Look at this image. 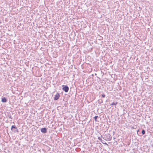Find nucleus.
<instances>
[{
	"instance_id": "obj_1",
	"label": "nucleus",
	"mask_w": 153,
	"mask_h": 153,
	"mask_svg": "<svg viewBox=\"0 0 153 153\" xmlns=\"http://www.w3.org/2000/svg\"><path fill=\"white\" fill-rule=\"evenodd\" d=\"M62 87H63L62 90L65 91V92H67L69 90V88L68 87L66 86H65L64 85H62Z\"/></svg>"
},
{
	"instance_id": "obj_2",
	"label": "nucleus",
	"mask_w": 153,
	"mask_h": 153,
	"mask_svg": "<svg viewBox=\"0 0 153 153\" xmlns=\"http://www.w3.org/2000/svg\"><path fill=\"white\" fill-rule=\"evenodd\" d=\"M60 97V94L58 93H57L55 95L54 97V100H58Z\"/></svg>"
},
{
	"instance_id": "obj_3",
	"label": "nucleus",
	"mask_w": 153,
	"mask_h": 153,
	"mask_svg": "<svg viewBox=\"0 0 153 153\" xmlns=\"http://www.w3.org/2000/svg\"><path fill=\"white\" fill-rule=\"evenodd\" d=\"M41 132L44 133H45L47 132V129L45 128H41Z\"/></svg>"
},
{
	"instance_id": "obj_4",
	"label": "nucleus",
	"mask_w": 153,
	"mask_h": 153,
	"mask_svg": "<svg viewBox=\"0 0 153 153\" xmlns=\"http://www.w3.org/2000/svg\"><path fill=\"white\" fill-rule=\"evenodd\" d=\"M7 100L5 97H4L2 98L1 99V102H7Z\"/></svg>"
},
{
	"instance_id": "obj_5",
	"label": "nucleus",
	"mask_w": 153,
	"mask_h": 153,
	"mask_svg": "<svg viewBox=\"0 0 153 153\" xmlns=\"http://www.w3.org/2000/svg\"><path fill=\"white\" fill-rule=\"evenodd\" d=\"M117 102H113L111 104V105H117Z\"/></svg>"
},
{
	"instance_id": "obj_6",
	"label": "nucleus",
	"mask_w": 153,
	"mask_h": 153,
	"mask_svg": "<svg viewBox=\"0 0 153 153\" xmlns=\"http://www.w3.org/2000/svg\"><path fill=\"white\" fill-rule=\"evenodd\" d=\"M13 128H16L15 126H11V130H12V129Z\"/></svg>"
},
{
	"instance_id": "obj_7",
	"label": "nucleus",
	"mask_w": 153,
	"mask_h": 153,
	"mask_svg": "<svg viewBox=\"0 0 153 153\" xmlns=\"http://www.w3.org/2000/svg\"><path fill=\"white\" fill-rule=\"evenodd\" d=\"M142 133L143 134H144L145 133V131L143 129L142 131Z\"/></svg>"
},
{
	"instance_id": "obj_8",
	"label": "nucleus",
	"mask_w": 153,
	"mask_h": 153,
	"mask_svg": "<svg viewBox=\"0 0 153 153\" xmlns=\"http://www.w3.org/2000/svg\"><path fill=\"white\" fill-rule=\"evenodd\" d=\"M97 117H98V116H96L94 117V119H95V121H96L97 119Z\"/></svg>"
},
{
	"instance_id": "obj_9",
	"label": "nucleus",
	"mask_w": 153,
	"mask_h": 153,
	"mask_svg": "<svg viewBox=\"0 0 153 153\" xmlns=\"http://www.w3.org/2000/svg\"><path fill=\"white\" fill-rule=\"evenodd\" d=\"M102 96L103 98H104L105 97V95L104 94H102Z\"/></svg>"
},
{
	"instance_id": "obj_10",
	"label": "nucleus",
	"mask_w": 153,
	"mask_h": 153,
	"mask_svg": "<svg viewBox=\"0 0 153 153\" xmlns=\"http://www.w3.org/2000/svg\"><path fill=\"white\" fill-rule=\"evenodd\" d=\"M105 144L108 145V144L106 143H105Z\"/></svg>"
}]
</instances>
